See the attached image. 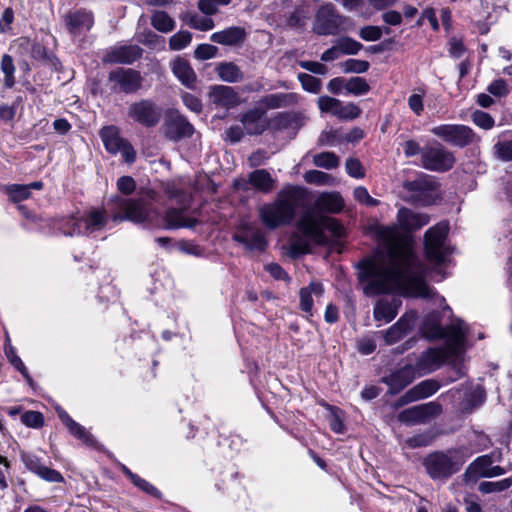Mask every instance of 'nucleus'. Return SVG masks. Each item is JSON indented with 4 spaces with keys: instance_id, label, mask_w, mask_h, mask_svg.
<instances>
[{
    "instance_id": "obj_1",
    "label": "nucleus",
    "mask_w": 512,
    "mask_h": 512,
    "mask_svg": "<svg viewBox=\"0 0 512 512\" xmlns=\"http://www.w3.org/2000/svg\"><path fill=\"white\" fill-rule=\"evenodd\" d=\"M358 279L367 296L404 291L408 295L430 298L433 291L423 277L420 260L406 248H393L387 260L369 258L358 264Z\"/></svg>"
},
{
    "instance_id": "obj_2",
    "label": "nucleus",
    "mask_w": 512,
    "mask_h": 512,
    "mask_svg": "<svg viewBox=\"0 0 512 512\" xmlns=\"http://www.w3.org/2000/svg\"><path fill=\"white\" fill-rule=\"evenodd\" d=\"M307 204V192L294 185L283 187L273 202L259 207V219L271 230L289 225L295 219L299 209Z\"/></svg>"
},
{
    "instance_id": "obj_3",
    "label": "nucleus",
    "mask_w": 512,
    "mask_h": 512,
    "mask_svg": "<svg viewBox=\"0 0 512 512\" xmlns=\"http://www.w3.org/2000/svg\"><path fill=\"white\" fill-rule=\"evenodd\" d=\"M298 230L303 236L294 235L291 239V252L293 254H307L311 252L310 241L316 244H325L327 237L324 229L332 232L336 237H341L343 227L332 217L315 215L312 210H306L297 223Z\"/></svg>"
},
{
    "instance_id": "obj_4",
    "label": "nucleus",
    "mask_w": 512,
    "mask_h": 512,
    "mask_svg": "<svg viewBox=\"0 0 512 512\" xmlns=\"http://www.w3.org/2000/svg\"><path fill=\"white\" fill-rule=\"evenodd\" d=\"M156 195L154 190L148 189L140 192L135 198L116 196L112 202L120 211L113 214L112 220L117 223L125 220L134 223L151 221L158 215L153 207Z\"/></svg>"
},
{
    "instance_id": "obj_5",
    "label": "nucleus",
    "mask_w": 512,
    "mask_h": 512,
    "mask_svg": "<svg viewBox=\"0 0 512 512\" xmlns=\"http://www.w3.org/2000/svg\"><path fill=\"white\" fill-rule=\"evenodd\" d=\"M467 448L456 447L427 454L422 464L433 480H447L458 473L469 458Z\"/></svg>"
},
{
    "instance_id": "obj_6",
    "label": "nucleus",
    "mask_w": 512,
    "mask_h": 512,
    "mask_svg": "<svg viewBox=\"0 0 512 512\" xmlns=\"http://www.w3.org/2000/svg\"><path fill=\"white\" fill-rule=\"evenodd\" d=\"M421 332L426 339H445L451 353L460 352L465 337L463 323L457 321L444 328L441 325V318L438 312L428 314L423 321Z\"/></svg>"
},
{
    "instance_id": "obj_7",
    "label": "nucleus",
    "mask_w": 512,
    "mask_h": 512,
    "mask_svg": "<svg viewBox=\"0 0 512 512\" xmlns=\"http://www.w3.org/2000/svg\"><path fill=\"white\" fill-rule=\"evenodd\" d=\"M448 232V223L440 222L429 228L424 234L426 257L437 265L443 263L447 255L451 253L450 246L447 244Z\"/></svg>"
},
{
    "instance_id": "obj_8",
    "label": "nucleus",
    "mask_w": 512,
    "mask_h": 512,
    "mask_svg": "<svg viewBox=\"0 0 512 512\" xmlns=\"http://www.w3.org/2000/svg\"><path fill=\"white\" fill-rule=\"evenodd\" d=\"M347 17L341 15L332 3H326L318 8L312 24V30L317 35H338Z\"/></svg>"
},
{
    "instance_id": "obj_9",
    "label": "nucleus",
    "mask_w": 512,
    "mask_h": 512,
    "mask_svg": "<svg viewBox=\"0 0 512 512\" xmlns=\"http://www.w3.org/2000/svg\"><path fill=\"white\" fill-rule=\"evenodd\" d=\"M431 133L458 148L467 147L480 140L470 127L460 124L439 125L433 127Z\"/></svg>"
},
{
    "instance_id": "obj_10",
    "label": "nucleus",
    "mask_w": 512,
    "mask_h": 512,
    "mask_svg": "<svg viewBox=\"0 0 512 512\" xmlns=\"http://www.w3.org/2000/svg\"><path fill=\"white\" fill-rule=\"evenodd\" d=\"M455 161L454 153L440 143L423 147L421 166L428 171H449L454 166Z\"/></svg>"
},
{
    "instance_id": "obj_11",
    "label": "nucleus",
    "mask_w": 512,
    "mask_h": 512,
    "mask_svg": "<svg viewBox=\"0 0 512 512\" xmlns=\"http://www.w3.org/2000/svg\"><path fill=\"white\" fill-rule=\"evenodd\" d=\"M128 116L145 127L156 126L162 117V109L151 99H141L129 105Z\"/></svg>"
},
{
    "instance_id": "obj_12",
    "label": "nucleus",
    "mask_w": 512,
    "mask_h": 512,
    "mask_svg": "<svg viewBox=\"0 0 512 512\" xmlns=\"http://www.w3.org/2000/svg\"><path fill=\"white\" fill-rule=\"evenodd\" d=\"M100 137L105 148L112 154L120 152L125 162L133 163L136 153L133 147L125 141L119 134L117 127L111 125L103 127L100 131Z\"/></svg>"
},
{
    "instance_id": "obj_13",
    "label": "nucleus",
    "mask_w": 512,
    "mask_h": 512,
    "mask_svg": "<svg viewBox=\"0 0 512 512\" xmlns=\"http://www.w3.org/2000/svg\"><path fill=\"white\" fill-rule=\"evenodd\" d=\"M108 81L113 83L111 88L113 91L131 94L142 87L143 78L137 70L117 68L109 73Z\"/></svg>"
},
{
    "instance_id": "obj_14",
    "label": "nucleus",
    "mask_w": 512,
    "mask_h": 512,
    "mask_svg": "<svg viewBox=\"0 0 512 512\" xmlns=\"http://www.w3.org/2000/svg\"><path fill=\"white\" fill-rule=\"evenodd\" d=\"M442 413V406L435 401L416 405L399 413L400 422L413 425L426 423L431 419L438 417Z\"/></svg>"
},
{
    "instance_id": "obj_15",
    "label": "nucleus",
    "mask_w": 512,
    "mask_h": 512,
    "mask_svg": "<svg viewBox=\"0 0 512 512\" xmlns=\"http://www.w3.org/2000/svg\"><path fill=\"white\" fill-rule=\"evenodd\" d=\"M412 357H415V355H408L407 360L409 363L382 378V382L389 387L390 394L394 395L399 393L412 383L416 377H418V374L411 363L413 360Z\"/></svg>"
},
{
    "instance_id": "obj_16",
    "label": "nucleus",
    "mask_w": 512,
    "mask_h": 512,
    "mask_svg": "<svg viewBox=\"0 0 512 512\" xmlns=\"http://www.w3.org/2000/svg\"><path fill=\"white\" fill-rule=\"evenodd\" d=\"M403 187L411 192L410 200L423 206L430 205L433 202L432 192L436 190L437 185L427 176L422 175L413 181H406Z\"/></svg>"
},
{
    "instance_id": "obj_17",
    "label": "nucleus",
    "mask_w": 512,
    "mask_h": 512,
    "mask_svg": "<svg viewBox=\"0 0 512 512\" xmlns=\"http://www.w3.org/2000/svg\"><path fill=\"white\" fill-rule=\"evenodd\" d=\"M416 320L417 313L415 311L406 312L387 330L379 333L383 336L386 345H393L413 330Z\"/></svg>"
},
{
    "instance_id": "obj_18",
    "label": "nucleus",
    "mask_w": 512,
    "mask_h": 512,
    "mask_svg": "<svg viewBox=\"0 0 512 512\" xmlns=\"http://www.w3.org/2000/svg\"><path fill=\"white\" fill-rule=\"evenodd\" d=\"M447 355L443 348H429L415 357L416 362L413 364L418 377L432 373L437 370L446 359Z\"/></svg>"
},
{
    "instance_id": "obj_19",
    "label": "nucleus",
    "mask_w": 512,
    "mask_h": 512,
    "mask_svg": "<svg viewBox=\"0 0 512 512\" xmlns=\"http://www.w3.org/2000/svg\"><path fill=\"white\" fill-rule=\"evenodd\" d=\"M107 220L108 218L104 210L92 209L85 218L73 221L72 228L68 234L72 236L101 230L105 227Z\"/></svg>"
},
{
    "instance_id": "obj_20",
    "label": "nucleus",
    "mask_w": 512,
    "mask_h": 512,
    "mask_svg": "<svg viewBox=\"0 0 512 512\" xmlns=\"http://www.w3.org/2000/svg\"><path fill=\"white\" fill-rule=\"evenodd\" d=\"M143 49L138 45H118L111 47L103 56L104 63L110 64H132L140 59Z\"/></svg>"
},
{
    "instance_id": "obj_21",
    "label": "nucleus",
    "mask_w": 512,
    "mask_h": 512,
    "mask_svg": "<svg viewBox=\"0 0 512 512\" xmlns=\"http://www.w3.org/2000/svg\"><path fill=\"white\" fill-rule=\"evenodd\" d=\"M194 133L193 125L178 112H172L165 122V135L168 139L179 141L189 138Z\"/></svg>"
},
{
    "instance_id": "obj_22",
    "label": "nucleus",
    "mask_w": 512,
    "mask_h": 512,
    "mask_svg": "<svg viewBox=\"0 0 512 512\" xmlns=\"http://www.w3.org/2000/svg\"><path fill=\"white\" fill-rule=\"evenodd\" d=\"M21 460L28 470L48 482L61 483L64 481L58 471L43 465L40 458L32 453L21 452Z\"/></svg>"
},
{
    "instance_id": "obj_23",
    "label": "nucleus",
    "mask_w": 512,
    "mask_h": 512,
    "mask_svg": "<svg viewBox=\"0 0 512 512\" xmlns=\"http://www.w3.org/2000/svg\"><path fill=\"white\" fill-rule=\"evenodd\" d=\"M209 100L216 107L231 109L239 105L240 97L231 86L215 85L210 88Z\"/></svg>"
},
{
    "instance_id": "obj_24",
    "label": "nucleus",
    "mask_w": 512,
    "mask_h": 512,
    "mask_svg": "<svg viewBox=\"0 0 512 512\" xmlns=\"http://www.w3.org/2000/svg\"><path fill=\"white\" fill-rule=\"evenodd\" d=\"M500 459V452H492L491 454L477 457L466 468L463 474L464 481L471 482L476 481L480 477L485 478V474L489 471V466L492 465L494 461H500Z\"/></svg>"
},
{
    "instance_id": "obj_25",
    "label": "nucleus",
    "mask_w": 512,
    "mask_h": 512,
    "mask_svg": "<svg viewBox=\"0 0 512 512\" xmlns=\"http://www.w3.org/2000/svg\"><path fill=\"white\" fill-rule=\"evenodd\" d=\"M233 239L250 250H264L267 245L262 231L251 224L244 225L239 233L233 235Z\"/></svg>"
},
{
    "instance_id": "obj_26",
    "label": "nucleus",
    "mask_w": 512,
    "mask_h": 512,
    "mask_svg": "<svg viewBox=\"0 0 512 512\" xmlns=\"http://www.w3.org/2000/svg\"><path fill=\"white\" fill-rule=\"evenodd\" d=\"M65 25L72 35H79L90 30L93 25V15L86 10L69 12L64 17Z\"/></svg>"
},
{
    "instance_id": "obj_27",
    "label": "nucleus",
    "mask_w": 512,
    "mask_h": 512,
    "mask_svg": "<svg viewBox=\"0 0 512 512\" xmlns=\"http://www.w3.org/2000/svg\"><path fill=\"white\" fill-rule=\"evenodd\" d=\"M246 38L247 32L240 26H231L210 36L212 42L225 46H241Z\"/></svg>"
},
{
    "instance_id": "obj_28",
    "label": "nucleus",
    "mask_w": 512,
    "mask_h": 512,
    "mask_svg": "<svg viewBox=\"0 0 512 512\" xmlns=\"http://www.w3.org/2000/svg\"><path fill=\"white\" fill-rule=\"evenodd\" d=\"M401 304L402 301L398 297L391 299L382 298L378 300L373 309L374 319L385 323L391 322L397 316Z\"/></svg>"
},
{
    "instance_id": "obj_29",
    "label": "nucleus",
    "mask_w": 512,
    "mask_h": 512,
    "mask_svg": "<svg viewBox=\"0 0 512 512\" xmlns=\"http://www.w3.org/2000/svg\"><path fill=\"white\" fill-rule=\"evenodd\" d=\"M344 207V201L341 195L337 192H325L318 196L314 203V209H311L315 215L319 216L316 212L338 213Z\"/></svg>"
},
{
    "instance_id": "obj_30",
    "label": "nucleus",
    "mask_w": 512,
    "mask_h": 512,
    "mask_svg": "<svg viewBox=\"0 0 512 512\" xmlns=\"http://www.w3.org/2000/svg\"><path fill=\"white\" fill-rule=\"evenodd\" d=\"M264 113L259 108H253L241 116L240 121L247 134L260 135L267 129V124L263 120Z\"/></svg>"
},
{
    "instance_id": "obj_31",
    "label": "nucleus",
    "mask_w": 512,
    "mask_h": 512,
    "mask_svg": "<svg viewBox=\"0 0 512 512\" xmlns=\"http://www.w3.org/2000/svg\"><path fill=\"white\" fill-rule=\"evenodd\" d=\"M299 101V95L293 92H280L268 94L260 99V104L267 109H279L295 106Z\"/></svg>"
},
{
    "instance_id": "obj_32",
    "label": "nucleus",
    "mask_w": 512,
    "mask_h": 512,
    "mask_svg": "<svg viewBox=\"0 0 512 512\" xmlns=\"http://www.w3.org/2000/svg\"><path fill=\"white\" fill-rule=\"evenodd\" d=\"M172 72L187 88L193 89L196 86L197 76L188 60L176 57L172 63Z\"/></svg>"
},
{
    "instance_id": "obj_33",
    "label": "nucleus",
    "mask_w": 512,
    "mask_h": 512,
    "mask_svg": "<svg viewBox=\"0 0 512 512\" xmlns=\"http://www.w3.org/2000/svg\"><path fill=\"white\" fill-rule=\"evenodd\" d=\"M398 221L407 230H417L427 225L430 217L424 213H416L408 208H401L398 211Z\"/></svg>"
},
{
    "instance_id": "obj_34",
    "label": "nucleus",
    "mask_w": 512,
    "mask_h": 512,
    "mask_svg": "<svg viewBox=\"0 0 512 512\" xmlns=\"http://www.w3.org/2000/svg\"><path fill=\"white\" fill-rule=\"evenodd\" d=\"M323 292V285L318 282H311L307 287L301 288L299 293L301 309L312 316L313 296L320 298Z\"/></svg>"
},
{
    "instance_id": "obj_35",
    "label": "nucleus",
    "mask_w": 512,
    "mask_h": 512,
    "mask_svg": "<svg viewBox=\"0 0 512 512\" xmlns=\"http://www.w3.org/2000/svg\"><path fill=\"white\" fill-rule=\"evenodd\" d=\"M248 183L262 193H269L275 187V180L265 169H257L249 174Z\"/></svg>"
},
{
    "instance_id": "obj_36",
    "label": "nucleus",
    "mask_w": 512,
    "mask_h": 512,
    "mask_svg": "<svg viewBox=\"0 0 512 512\" xmlns=\"http://www.w3.org/2000/svg\"><path fill=\"white\" fill-rule=\"evenodd\" d=\"M215 71L218 77L227 83H237L244 79V73L234 62H220L216 65Z\"/></svg>"
},
{
    "instance_id": "obj_37",
    "label": "nucleus",
    "mask_w": 512,
    "mask_h": 512,
    "mask_svg": "<svg viewBox=\"0 0 512 512\" xmlns=\"http://www.w3.org/2000/svg\"><path fill=\"white\" fill-rule=\"evenodd\" d=\"M164 221L168 229L193 228L197 224L196 219L185 217L182 210L175 208L166 211Z\"/></svg>"
},
{
    "instance_id": "obj_38",
    "label": "nucleus",
    "mask_w": 512,
    "mask_h": 512,
    "mask_svg": "<svg viewBox=\"0 0 512 512\" xmlns=\"http://www.w3.org/2000/svg\"><path fill=\"white\" fill-rule=\"evenodd\" d=\"M59 417L62 422L69 429L70 433L73 434L78 439L82 440L85 443H90L92 441V437L89 432L80 424L75 422L66 412L61 411L59 413Z\"/></svg>"
},
{
    "instance_id": "obj_39",
    "label": "nucleus",
    "mask_w": 512,
    "mask_h": 512,
    "mask_svg": "<svg viewBox=\"0 0 512 512\" xmlns=\"http://www.w3.org/2000/svg\"><path fill=\"white\" fill-rule=\"evenodd\" d=\"M151 25L162 33H168L175 28V21L167 12L158 10L152 14Z\"/></svg>"
},
{
    "instance_id": "obj_40",
    "label": "nucleus",
    "mask_w": 512,
    "mask_h": 512,
    "mask_svg": "<svg viewBox=\"0 0 512 512\" xmlns=\"http://www.w3.org/2000/svg\"><path fill=\"white\" fill-rule=\"evenodd\" d=\"M439 388H440V385H439L438 381H436L434 379H427V380L421 381L420 383H418L417 385L412 387L411 391L417 401V400L424 399V398H427V397L433 395L434 393H436L438 391Z\"/></svg>"
},
{
    "instance_id": "obj_41",
    "label": "nucleus",
    "mask_w": 512,
    "mask_h": 512,
    "mask_svg": "<svg viewBox=\"0 0 512 512\" xmlns=\"http://www.w3.org/2000/svg\"><path fill=\"white\" fill-rule=\"evenodd\" d=\"M296 122V115L291 112H282L269 119L268 126L275 131L288 129Z\"/></svg>"
},
{
    "instance_id": "obj_42",
    "label": "nucleus",
    "mask_w": 512,
    "mask_h": 512,
    "mask_svg": "<svg viewBox=\"0 0 512 512\" xmlns=\"http://www.w3.org/2000/svg\"><path fill=\"white\" fill-rule=\"evenodd\" d=\"M313 163L317 167L330 170L339 166L340 159L335 153L326 151L314 155Z\"/></svg>"
},
{
    "instance_id": "obj_43",
    "label": "nucleus",
    "mask_w": 512,
    "mask_h": 512,
    "mask_svg": "<svg viewBox=\"0 0 512 512\" xmlns=\"http://www.w3.org/2000/svg\"><path fill=\"white\" fill-rule=\"evenodd\" d=\"M512 486V478H505L499 481H483L479 484L478 490L483 494L502 492Z\"/></svg>"
},
{
    "instance_id": "obj_44",
    "label": "nucleus",
    "mask_w": 512,
    "mask_h": 512,
    "mask_svg": "<svg viewBox=\"0 0 512 512\" xmlns=\"http://www.w3.org/2000/svg\"><path fill=\"white\" fill-rule=\"evenodd\" d=\"M345 89L349 94L364 95L370 91V85L362 77H351L346 80Z\"/></svg>"
},
{
    "instance_id": "obj_45",
    "label": "nucleus",
    "mask_w": 512,
    "mask_h": 512,
    "mask_svg": "<svg viewBox=\"0 0 512 512\" xmlns=\"http://www.w3.org/2000/svg\"><path fill=\"white\" fill-rule=\"evenodd\" d=\"M335 43L344 55H356L363 48L360 42L348 36L337 39Z\"/></svg>"
},
{
    "instance_id": "obj_46",
    "label": "nucleus",
    "mask_w": 512,
    "mask_h": 512,
    "mask_svg": "<svg viewBox=\"0 0 512 512\" xmlns=\"http://www.w3.org/2000/svg\"><path fill=\"white\" fill-rule=\"evenodd\" d=\"M1 70L5 75L4 85L7 88H12L15 84V66L13 59L10 55L4 54L1 59Z\"/></svg>"
},
{
    "instance_id": "obj_47",
    "label": "nucleus",
    "mask_w": 512,
    "mask_h": 512,
    "mask_svg": "<svg viewBox=\"0 0 512 512\" xmlns=\"http://www.w3.org/2000/svg\"><path fill=\"white\" fill-rule=\"evenodd\" d=\"M318 108L323 113H330L333 116H338L341 101L337 98L330 96H320L317 101Z\"/></svg>"
},
{
    "instance_id": "obj_48",
    "label": "nucleus",
    "mask_w": 512,
    "mask_h": 512,
    "mask_svg": "<svg viewBox=\"0 0 512 512\" xmlns=\"http://www.w3.org/2000/svg\"><path fill=\"white\" fill-rule=\"evenodd\" d=\"M232 0H198V9L206 16L218 13L220 6H227Z\"/></svg>"
},
{
    "instance_id": "obj_49",
    "label": "nucleus",
    "mask_w": 512,
    "mask_h": 512,
    "mask_svg": "<svg viewBox=\"0 0 512 512\" xmlns=\"http://www.w3.org/2000/svg\"><path fill=\"white\" fill-rule=\"evenodd\" d=\"M494 156L503 161H512V140L498 141L493 146Z\"/></svg>"
},
{
    "instance_id": "obj_50",
    "label": "nucleus",
    "mask_w": 512,
    "mask_h": 512,
    "mask_svg": "<svg viewBox=\"0 0 512 512\" xmlns=\"http://www.w3.org/2000/svg\"><path fill=\"white\" fill-rule=\"evenodd\" d=\"M192 40V34L189 31H179L169 39V47L173 51H180L187 47Z\"/></svg>"
},
{
    "instance_id": "obj_51",
    "label": "nucleus",
    "mask_w": 512,
    "mask_h": 512,
    "mask_svg": "<svg viewBox=\"0 0 512 512\" xmlns=\"http://www.w3.org/2000/svg\"><path fill=\"white\" fill-rule=\"evenodd\" d=\"M298 80L301 83V86L304 90L310 93H319L322 88V82L320 79L307 74V73H299Z\"/></svg>"
},
{
    "instance_id": "obj_52",
    "label": "nucleus",
    "mask_w": 512,
    "mask_h": 512,
    "mask_svg": "<svg viewBox=\"0 0 512 512\" xmlns=\"http://www.w3.org/2000/svg\"><path fill=\"white\" fill-rule=\"evenodd\" d=\"M7 193L13 202H20L30 197V186L13 184L7 187Z\"/></svg>"
},
{
    "instance_id": "obj_53",
    "label": "nucleus",
    "mask_w": 512,
    "mask_h": 512,
    "mask_svg": "<svg viewBox=\"0 0 512 512\" xmlns=\"http://www.w3.org/2000/svg\"><path fill=\"white\" fill-rule=\"evenodd\" d=\"M343 71L345 73H365L369 67L370 64L368 61L365 60H359V59H348L343 64Z\"/></svg>"
},
{
    "instance_id": "obj_54",
    "label": "nucleus",
    "mask_w": 512,
    "mask_h": 512,
    "mask_svg": "<svg viewBox=\"0 0 512 512\" xmlns=\"http://www.w3.org/2000/svg\"><path fill=\"white\" fill-rule=\"evenodd\" d=\"M187 24L196 30L200 31H208L211 30L214 27V21L213 19L209 17H200L198 15H192L187 20Z\"/></svg>"
},
{
    "instance_id": "obj_55",
    "label": "nucleus",
    "mask_w": 512,
    "mask_h": 512,
    "mask_svg": "<svg viewBox=\"0 0 512 512\" xmlns=\"http://www.w3.org/2000/svg\"><path fill=\"white\" fill-rule=\"evenodd\" d=\"M362 113V110L356 104L350 102L345 105L341 103L337 118L343 120H353L358 118Z\"/></svg>"
},
{
    "instance_id": "obj_56",
    "label": "nucleus",
    "mask_w": 512,
    "mask_h": 512,
    "mask_svg": "<svg viewBox=\"0 0 512 512\" xmlns=\"http://www.w3.org/2000/svg\"><path fill=\"white\" fill-rule=\"evenodd\" d=\"M21 421L24 425L32 428H40L44 425L43 414L38 411H27L23 413Z\"/></svg>"
},
{
    "instance_id": "obj_57",
    "label": "nucleus",
    "mask_w": 512,
    "mask_h": 512,
    "mask_svg": "<svg viewBox=\"0 0 512 512\" xmlns=\"http://www.w3.org/2000/svg\"><path fill=\"white\" fill-rule=\"evenodd\" d=\"M472 121L475 125L485 130L491 129L495 123L493 117L489 113L481 110H476L472 114Z\"/></svg>"
},
{
    "instance_id": "obj_58",
    "label": "nucleus",
    "mask_w": 512,
    "mask_h": 512,
    "mask_svg": "<svg viewBox=\"0 0 512 512\" xmlns=\"http://www.w3.org/2000/svg\"><path fill=\"white\" fill-rule=\"evenodd\" d=\"M218 53V48L211 44H200L194 50V57L198 60H208L214 58Z\"/></svg>"
},
{
    "instance_id": "obj_59",
    "label": "nucleus",
    "mask_w": 512,
    "mask_h": 512,
    "mask_svg": "<svg viewBox=\"0 0 512 512\" xmlns=\"http://www.w3.org/2000/svg\"><path fill=\"white\" fill-rule=\"evenodd\" d=\"M353 195L358 202L363 203L367 206L374 207L378 206L380 203L379 200L371 197L368 193V190L363 186L356 187L354 189Z\"/></svg>"
},
{
    "instance_id": "obj_60",
    "label": "nucleus",
    "mask_w": 512,
    "mask_h": 512,
    "mask_svg": "<svg viewBox=\"0 0 512 512\" xmlns=\"http://www.w3.org/2000/svg\"><path fill=\"white\" fill-rule=\"evenodd\" d=\"M331 176L319 170H309L304 174V179L307 183L323 185L328 183Z\"/></svg>"
},
{
    "instance_id": "obj_61",
    "label": "nucleus",
    "mask_w": 512,
    "mask_h": 512,
    "mask_svg": "<svg viewBox=\"0 0 512 512\" xmlns=\"http://www.w3.org/2000/svg\"><path fill=\"white\" fill-rule=\"evenodd\" d=\"M434 440L430 434H417L406 440L407 446L410 448L426 447L429 446Z\"/></svg>"
},
{
    "instance_id": "obj_62",
    "label": "nucleus",
    "mask_w": 512,
    "mask_h": 512,
    "mask_svg": "<svg viewBox=\"0 0 512 512\" xmlns=\"http://www.w3.org/2000/svg\"><path fill=\"white\" fill-rule=\"evenodd\" d=\"M347 173L354 178H363L365 172L361 162L357 158H348L345 163Z\"/></svg>"
},
{
    "instance_id": "obj_63",
    "label": "nucleus",
    "mask_w": 512,
    "mask_h": 512,
    "mask_svg": "<svg viewBox=\"0 0 512 512\" xmlns=\"http://www.w3.org/2000/svg\"><path fill=\"white\" fill-rule=\"evenodd\" d=\"M382 29L378 26H365L360 29L359 36L365 41H377L382 37Z\"/></svg>"
},
{
    "instance_id": "obj_64",
    "label": "nucleus",
    "mask_w": 512,
    "mask_h": 512,
    "mask_svg": "<svg viewBox=\"0 0 512 512\" xmlns=\"http://www.w3.org/2000/svg\"><path fill=\"white\" fill-rule=\"evenodd\" d=\"M184 105L195 113H200L202 111V103L201 100L195 95L185 92L181 96Z\"/></svg>"
}]
</instances>
